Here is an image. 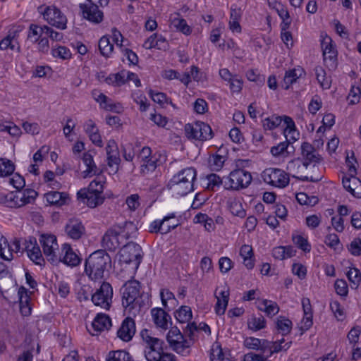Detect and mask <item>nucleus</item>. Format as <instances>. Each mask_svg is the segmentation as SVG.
Segmentation results:
<instances>
[{
	"instance_id": "1",
	"label": "nucleus",
	"mask_w": 361,
	"mask_h": 361,
	"mask_svg": "<svg viewBox=\"0 0 361 361\" xmlns=\"http://www.w3.org/2000/svg\"><path fill=\"white\" fill-rule=\"evenodd\" d=\"M111 267V257L104 250H98L86 259L85 271L91 280L98 281L104 278V273Z\"/></svg>"
},
{
	"instance_id": "2",
	"label": "nucleus",
	"mask_w": 361,
	"mask_h": 361,
	"mask_svg": "<svg viewBox=\"0 0 361 361\" xmlns=\"http://www.w3.org/2000/svg\"><path fill=\"white\" fill-rule=\"evenodd\" d=\"M252 177L249 171L242 169L233 170L228 176L224 178V189L228 190H239L247 188L251 183Z\"/></svg>"
},
{
	"instance_id": "3",
	"label": "nucleus",
	"mask_w": 361,
	"mask_h": 361,
	"mask_svg": "<svg viewBox=\"0 0 361 361\" xmlns=\"http://www.w3.org/2000/svg\"><path fill=\"white\" fill-rule=\"evenodd\" d=\"M184 130L186 137L190 140L206 141L211 140L214 136L211 127L202 121L187 123Z\"/></svg>"
},
{
	"instance_id": "4",
	"label": "nucleus",
	"mask_w": 361,
	"mask_h": 361,
	"mask_svg": "<svg viewBox=\"0 0 361 361\" xmlns=\"http://www.w3.org/2000/svg\"><path fill=\"white\" fill-rule=\"evenodd\" d=\"M142 257V247L134 242L126 243L119 252V261L121 262L126 264L133 262L136 269L139 267Z\"/></svg>"
},
{
	"instance_id": "5",
	"label": "nucleus",
	"mask_w": 361,
	"mask_h": 361,
	"mask_svg": "<svg viewBox=\"0 0 361 361\" xmlns=\"http://www.w3.org/2000/svg\"><path fill=\"white\" fill-rule=\"evenodd\" d=\"M43 8L44 6H39L38 11L49 25L60 30L66 28L67 18L58 8L54 6Z\"/></svg>"
},
{
	"instance_id": "6",
	"label": "nucleus",
	"mask_w": 361,
	"mask_h": 361,
	"mask_svg": "<svg viewBox=\"0 0 361 361\" xmlns=\"http://www.w3.org/2000/svg\"><path fill=\"white\" fill-rule=\"evenodd\" d=\"M140 283L136 280L128 281L122 287V305L125 308L130 310L135 307L138 302L137 297L140 295Z\"/></svg>"
},
{
	"instance_id": "7",
	"label": "nucleus",
	"mask_w": 361,
	"mask_h": 361,
	"mask_svg": "<svg viewBox=\"0 0 361 361\" xmlns=\"http://www.w3.org/2000/svg\"><path fill=\"white\" fill-rule=\"evenodd\" d=\"M283 117L273 115L266 118L262 121V125L264 130H273L277 128L282 122ZM283 121L286 127L283 130L285 137L287 138L288 134H294L296 133V128L293 120L289 117L284 116Z\"/></svg>"
},
{
	"instance_id": "8",
	"label": "nucleus",
	"mask_w": 361,
	"mask_h": 361,
	"mask_svg": "<svg viewBox=\"0 0 361 361\" xmlns=\"http://www.w3.org/2000/svg\"><path fill=\"white\" fill-rule=\"evenodd\" d=\"M113 288L110 283L103 282L99 289L92 295V302L101 307L109 310L112 302Z\"/></svg>"
},
{
	"instance_id": "9",
	"label": "nucleus",
	"mask_w": 361,
	"mask_h": 361,
	"mask_svg": "<svg viewBox=\"0 0 361 361\" xmlns=\"http://www.w3.org/2000/svg\"><path fill=\"white\" fill-rule=\"evenodd\" d=\"M262 178L265 183L279 188H284L289 183L288 173L279 169H267L262 173Z\"/></svg>"
},
{
	"instance_id": "10",
	"label": "nucleus",
	"mask_w": 361,
	"mask_h": 361,
	"mask_svg": "<svg viewBox=\"0 0 361 361\" xmlns=\"http://www.w3.org/2000/svg\"><path fill=\"white\" fill-rule=\"evenodd\" d=\"M123 240L120 224H116L106 231L102 238V244L105 249L114 251L123 243Z\"/></svg>"
},
{
	"instance_id": "11",
	"label": "nucleus",
	"mask_w": 361,
	"mask_h": 361,
	"mask_svg": "<svg viewBox=\"0 0 361 361\" xmlns=\"http://www.w3.org/2000/svg\"><path fill=\"white\" fill-rule=\"evenodd\" d=\"M166 340L173 350L178 353L184 355L189 348L188 341L176 326L171 328L166 336Z\"/></svg>"
},
{
	"instance_id": "12",
	"label": "nucleus",
	"mask_w": 361,
	"mask_h": 361,
	"mask_svg": "<svg viewBox=\"0 0 361 361\" xmlns=\"http://www.w3.org/2000/svg\"><path fill=\"white\" fill-rule=\"evenodd\" d=\"M39 242L47 260L51 263L56 262L58 258L55 250L59 248L56 237L54 235L43 234L40 236Z\"/></svg>"
},
{
	"instance_id": "13",
	"label": "nucleus",
	"mask_w": 361,
	"mask_h": 361,
	"mask_svg": "<svg viewBox=\"0 0 361 361\" xmlns=\"http://www.w3.org/2000/svg\"><path fill=\"white\" fill-rule=\"evenodd\" d=\"M90 4H80L79 7L82 17L90 22L98 24L103 20V12L99 9V3L90 2Z\"/></svg>"
},
{
	"instance_id": "14",
	"label": "nucleus",
	"mask_w": 361,
	"mask_h": 361,
	"mask_svg": "<svg viewBox=\"0 0 361 361\" xmlns=\"http://www.w3.org/2000/svg\"><path fill=\"white\" fill-rule=\"evenodd\" d=\"M302 158H300L305 166V169L312 164L314 168L316 164L322 161L321 156L318 154L314 147L308 142H303L301 145Z\"/></svg>"
},
{
	"instance_id": "15",
	"label": "nucleus",
	"mask_w": 361,
	"mask_h": 361,
	"mask_svg": "<svg viewBox=\"0 0 361 361\" xmlns=\"http://www.w3.org/2000/svg\"><path fill=\"white\" fill-rule=\"evenodd\" d=\"M305 169V164L303 163L302 160L300 158H298L295 159H293L288 162L287 165V170L289 171L290 173H293V174L292 176L295 178H297L302 181H310L316 183L322 179V177H309L307 176H298L297 174L300 173L303 171V169Z\"/></svg>"
},
{
	"instance_id": "16",
	"label": "nucleus",
	"mask_w": 361,
	"mask_h": 361,
	"mask_svg": "<svg viewBox=\"0 0 361 361\" xmlns=\"http://www.w3.org/2000/svg\"><path fill=\"white\" fill-rule=\"evenodd\" d=\"M111 326V318L105 314L99 313L95 317L87 330L92 335L94 336L104 330H108Z\"/></svg>"
},
{
	"instance_id": "17",
	"label": "nucleus",
	"mask_w": 361,
	"mask_h": 361,
	"mask_svg": "<svg viewBox=\"0 0 361 361\" xmlns=\"http://www.w3.org/2000/svg\"><path fill=\"white\" fill-rule=\"evenodd\" d=\"M65 232L73 240H79L85 234V228L78 219H71L65 226Z\"/></svg>"
},
{
	"instance_id": "18",
	"label": "nucleus",
	"mask_w": 361,
	"mask_h": 361,
	"mask_svg": "<svg viewBox=\"0 0 361 361\" xmlns=\"http://www.w3.org/2000/svg\"><path fill=\"white\" fill-rule=\"evenodd\" d=\"M135 334V323L130 317L126 318L117 331L118 337L122 341H130Z\"/></svg>"
},
{
	"instance_id": "19",
	"label": "nucleus",
	"mask_w": 361,
	"mask_h": 361,
	"mask_svg": "<svg viewBox=\"0 0 361 361\" xmlns=\"http://www.w3.org/2000/svg\"><path fill=\"white\" fill-rule=\"evenodd\" d=\"M25 249L30 259L36 264L41 265L44 262L39 247L37 244V240L34 237H30L29 240L25 242Z\"/></svg>"
},
{
	"instance_id": "20",
	"label": "nucleus",
	"mask_w": 361,
	"mask_h": 361,
	"mask_svg": "<svg viewBox=\"0 0 361 361\" xmlns=\"http://www.w3.org/2000/svg\"><path fill=\"white\" fill-rule=\"evenodd\" d=\"M78 198L86 202L87 205L90 208H94L103 204L104 201V196L103 194L90 193L86 191V188L80 190L78 193Z\"/></svg>"
},
{
	"instance_id": "21",
	"label": "nucleus",
	"mask_w": 361,
	"mask_h": 361,
	"mask_svg": "<svg viewBox=\"0 0 361 361\" xmlns=\"http://www.w3.org/2000/svg\"><path fill=\"white\" fill-rule=\"evenodd\" d=\"M302 306L304 312V317L302 320V326L300 327L302 335L305 331H307L313 324L312 322V309L310 300L304 298L302 300Z\"/></svg>"
},
{
	"instance_id": "22",
	"label": "nucleus",
	"mask_w": 361,
	"mask_h": 361,
	"mask_svg": "<svg viewBox=\"0 0 361 361\" xmlns=\"http://www.w3.org/2000/svg\"><path fill=\"white\" fill-rule=\"evenodd\" d=\"M175 214L172 213L168 216H164L161 221H154L149 226V232H160L161 234L168 233L172 229L176 228L178 226V224H176L175 225H165L164 223L171 219L175 218Z\"/></svg>"
},
{
	"instance_id": "23",
	"label": "nucleus",
	"mask_w": 361,
	"mask_h": 361,
	"mask_svg": "<svg viewBox=\"0 0 361 361\" xmlns=\"http://www.w3.org/2000/svg\"><path fill=\"white\" fill-rule=\"evenodd\" d=\"M151 314L155 325L163 329H167L171 322V316L162 308L154 307L151 310Z\"/></svg>"
},
{
	"instance_id": "24",
	"label": "nucleus",
	"mask_w": 361,
	"mask_h": 361,
	"mask_svg": "<svg viewBox=\"0 0 361 361\" xmlns=\"http://www.w3.org/2000/svg\"><path fill=\"white\" fill-rule=\"evenodd\" d=\"M140 336L143 341L147 344L145 350H164V341L153 337L147 329H143Z\"/></svg>"
},
{
	"instance_id": "25",
	"label": "nucleus",
	"mask_w": 361,
	"mask_h": 361,
	"mask_svg": "<svg viewBox=\"0 0 361 361\" xmlns=\"http://www.w3.org/2000/svg\"><path fill=\"white\" fill-rule=\"evenodd\" d=\"M62 253L63 254V257L61 261L64 264L71 267H75L80 263L81 259L73 252L70 245H63Z\"/></svg>"
},
{
	"instance_id": "26",
	"label": "nucleus",
	"mask_w": 361,
	"mask_h": 361,
	"mask_svg": "<svg viewBox=\"0 0 361 361\" xmlns=\"http://www.w3.org/2000/svg\"><path fill=\"white\" fill-rule=\"evenodd\" d=\"M196 176V170L192 167H188L174 175L171 180V183H178L180 181L186 183V181H189V183H193Z\"/></svg>"
},
{
	"instance_id": "27",
	"label": "nucleus",
	"mask_w": 361,
	"mask_h": 361,
	"mask_svg": "<svg viewBox=\"0 0 361 361\" xmlns=\"http://www.w3.org/2000/svg\"><path fill=\"white\" fill-rule=\"evenodd\" d=\"M321 46L324 60L329 59L330 61H335L336 59L337 51L332 44V39L331 37L328 36L324 37L322 41Z\"/></svg>"
},
{
	"instance_id": "28",
	"label": "nucleus",
	"mask_w": 361,
	"mask_h": 361,
	"mask_svg": "<svg viewBox=\"0 0 361 361\" xmlns=\"http://www.w3.org/2000/svg\"><path fill=\"white\" fill-rule=\"evenodd\" d=\"M276 331L285 336L289 334L293 328V322L284 316H279L274 322Z\"/></svg>"
},
{
	"instance_id": "29",
	"label": "nucleus",
	"mask_w": 361,
	"mask_h": 361,
	"mask_svg": "<svg viewBox=\"0 0 361 361\" xmlns=\"http://www.w3.org/2000/svg\"><path fill=\"white\" fill-rule=\"evenodd\" d=\"M47 201L52 205L62 206L69 200L68 195L66 192L51 191L44 195Z\"/></svg>"
},
{
	"instance_id": "30",
	"label": "nucleus",
	"mask_w": 361,
	"mask_h": 361,
	"mask_svg": "<svg viewBox=\"0 0 361 361\" xmlns=\"http://www.w3.org/2000/svg\"><path fill=\"white\" fill-rule=\"evenodd\" d=\"M4 243L8 249V255H5L4 248L0 245V257L4 260L11 261L13 257V252L18 253L20 252V242L18 239L15 238L11 244H8L6 239L4 238Z\"/></svg>"
},
{
	"instance_id": "31",
	"label": "nucleus",
	"mask_w": 361,
	"mask_h": 361,
	"mask_svg": "<svg viewBox=\"0 0 361 361\" xmlns=\"http://www.w3.org/2000/svg\"><path fill=\"white\" fill-rule=\"evenodd\" d=\"M18 192H0V204L7 207H18Z\"/></svg>"
},
{
	"instance_id": "32",
	"label": "nucleus",
	"mask_w": 361,
	"mask_h": 361,
	"mask_svg": "<svg viewBox=\"0 0 361 361\" xmlns=\"http://www.w3.org/2000/svg\"><path fill=\"white\" fill-rule=\"evenodd\" d=\"M168 186L171 189H173L178 195L181 196H184L193 190V183H189V181H186V183L184 181L171 183V180H170Z\"/></svg>"
},
{
	"instance_id": "33",
	"label": "nucleus",
	"mask_w": 361,
	"mask_h": 361,
	"mask_svg": "<svg viewBox=\"0 0 361 361\" xmlns=\"http://www.w3.org/2000/svg\"><path fill=\"white\" fill-rule=\"evenodd\" d=\"M82 161L87 166V169L84 171L85 177L97 175L100 173L99 169L94 162L92 156L88 153H84Z\"/></svg>"
},
{
	"instance_id": "34",
	"label": "nucleus",
	"mask_w": 361,
	"mask_h": 361,
	"mask_svg": "<svg viewBox=\"0 0 361 361\" xmlns=\"http://www.w3.org/2000/svg\"><path fill=\"white\" fill-rule=\"evenodd\" d=\"M220 296H216L217 301L215 305V312L218 315H222L225 313L229 299L228 291H221Z\"/></svg>"
},
{
	"instance_id": "35",
	"label": "nucleus",
	"mask_w": 361,
	"mask_h": 361,
	"mask_svg": "<svg viewBox=\"0 0 361 361\" xmlns=\"http://www.w3.org/2000/svg\"><path fill=\"white\" fill-rule=\"evenodd\" d=\"M106 361H134L132 356L126 350H118L110 351Z\"/></svg>"
},
{
	"instance_id": "36",
	"label": "nucleus",
	"mask_w": 361,
	"mask_h": 361,
	"mask_svg": "<svg viewBox=\"0 0 361 361\" xmlns=\"http://www.w3.org/2000/svg\"><path fill=\"white\" fill-rule=\"evenodd\" d=\"M247 326L250 330L257 331L266 326V320L262 314H252L247 320Z\"/></svg>"
},
{
	"instance_id": "37",
	"label": "nucleus",
	"mask_w": 361,
	"mask_h": 361,
	"mask_svg": "<svg viewBox=\"0 0 361 361\" xmlns=\"http://www.w3.org/2000/svg\"><path fill=\"white\" fill-rule=\"evenodd\" d=\"M174 316L180 323L188 322L192 317L191 308L189 306L182 305L175 312Z\"/></svg>"
},
{
	"instance_id": "38",
	"label": "nucleus",
	"mask_w": 361,
	"mask_h": 361,
	"mask_svg": "<svg viewBox=\"0 0 361 361\" xmlns=\"http://www.w3.org/2000/svg\"><path fill=\"white\" fill-rule=\"evenodd\" d=\"M120 228L121 234L126 240L135 237L137 231V226L132 221L124 222L122 225H120Z\"/></svg>"
},
{
	"instance_id": "39",
	"label": "nucleus",
	"mask_w": 361,
	"mask_h": 361,
	"mask_svg": "<svg viewBox=\"0 0 361 361\" xmlns=\"http://www.w3.org/2000/svg\"><path fill=\"white\" fill-rule=\"evenodd\" d=\"M241 18V13L240 9L231 8V15H230V20H229V27L232 32H240L241 27L240 25L239 21Z\"/></svg>"
},
{
	"instance_id": "40",
	"label": "nucleus",
	"mask_w": 361,
	"mask_h": 361,
	"mask_svg": "<svg viewBox=\"0 0 361 361\" xmlns=\"http://www.w3.org/2000/svg\"><path fill=\"white\" fill-rule=\"evenodd\" d=\"M178 16L174 17L171 20L172 25L178 31L181 32L185 35H189L192 32L191 27L187 24L185 19L179 18V13L176 14Z\"/></svg>"
},
{
	"instance_id": "41",
	"label": "nucleus",
	"mask_w": 361,
	"mask_h": 361,
	"mask_svg": "<svg viewBox=\"0 0 361 361\" xmlns=\"http://www.w3.org/2000/svg\"><path fill=\"white\" fill-rule=\"evenodd\" d=\"M98 46L101 54L104 57H109L113 52L114 44L110 42L109 38L106 36L100 38Z\"/></svg>"
},
{
	"instance_id": "42",
	"label": "nucleus",
	"mask_w": 361,
	"mask_h": 361,
	"mask_svg": "<svg viewBox=\"0 0 361 361\" xmlns=\"http://www.w3.org/2000/svg\"><path fill=\"white\" fill-rule=\"evenodd\" d=\"M226 159L224 156L219 154H213L209 159L210 169L213 171H220L222 169Z\"/></svg>"
},
{
	"instance_id": "43",
	"label": "nucleus",
	"mask_w": 361,
	"mask_h": 361,
	"mask_svg": "<svg viewBox=\"0 0 361 361\" xmlns=\"http://www.w3.org/2000/svg\"><path fill=\"white\" fill-rule=\"evenodd\" d=\"M14 170L15 166L11 160L0 158V176H8L13 173Z\"/></svg>"
},
{
	"instance_id": "44",
	"label": "nucleus",
	"mask_w": 361,
	"mask_h": 361,
	"mask_svg": "<svg viewBox=\"0 0 361 361\" xmlns=\"http://www.w3.org/2000/svg\"><path fill=\"white\" fill-rule=\"evenodd\" d=\"M317 80L324 89H329L331 87V79L326 76L325 71L320 66H317L314 69Z\"/></svg>"
},
{
	"instance_id": "45",
	"label": "nucleus",
	"mask_w": 361,
	"mask_h": 361,
	"mask_svg": "<svg viewBox=\"0 0 361 361\" xmlns=\"http://www.w3.org/2000/svg\"><path fill=\"white\" fill-rule=\"evenodd\" d=\"M297 137H295L294 134H293L289 140H286V142H282L277 145L276 146H274L271 148V153L274 157H279L283 154L285 151H287L290 141L293 140V142L297 140ZM286 140H288L286 138Z\"/></svg>"
},
{
	"instance_id": "46",
	"label": "nucleus",
	"mask_w": 361,
	"mask_h": 361,
	"mask_svg": "<svg viewBox=\"0 0 361 361\" xmlns=\"http://www.w3.org/2000/svg\"><path fill=\"white\" fill-rule=\"evenodd\" d=\"M352 288L356 289L361 281V273L357 268L350 269L346 274Z\"/></svg>"
},
{
	"instance_id": "47",
	"label": "nucleus",
	"mask_w": 361,
	"mask_h": 361,
	"mask_svg": "<svg viewBox=\"0 0 361 361\" xmlns=\"http://www.w3.org/2000/svg\"><path fill=\"white\" fill-rule=\"evenodd\" d=\"M229 210L232 214L240 218H244L246 216V212L243 208L242 204L235 200L230 201L228 203Z\"/></svg>"
},
{
	"instance_id": "48",
	"label": "nucleus",
	"mask_w": 361,
	"mask_h": 361,
	"mask_svg": "<svg viewBox=\"0 0 361 361\" xmlns=\"http://www.w3.org/2000/svg\"><path fill=\"white\" fill-rule=\"evenodd\" d=\"M221 178L216 173H211L207 176L208 180L207 189L214 190L215 188H219L221 185L224 186V178Z\"/></svg>"
},
{
	"instance_id": "49",
	"label": "nucleus",
	"mask_w": 361,
	"mask_h": 361,
	"mask_svg": "<svg viewBox=\"0 0 361 361\" xmlns=\"http://www.w3.org/2000/svg\"><path fill=\"white\" fill-rule=\"evenodd\" d=\"M292 341L285 343V339L281 338L279 341H273L271 352L270 355L281 351H286L291 345Z\"/></svg>"
},
{
	"instance_id": "50",
	"label": "nucleus",
	"mask_w": 361,
	"mask_h": 361,
	"mask_svg": "<svg viewBox=\"0 0 361 361\" xmlns=\"http://www.w3.org/2000/svg\"><path fill=\"white\" fill-rule=\"evenodd\" d=\"M262 303L264 305V309L260 310L264 311L268 316H274L279 312V307L276 302L264 300Z\"/></svg>"
},
{
	"instance_id": "51",
	"label": "nucleus",
	"mask_w": 361,
	"mask_h": 361,
	"mask_svg": "<svg viewBox=\"0 0 361 361\" xmlns=\"http://www.w3.org/2000/svg\"><path fill=\"white\" fill-rule=\"evenodd\" d=\"M293 243L302 250L305 252H309L311 250V246L307 240L302 235H297L293 236Z\"/></svg>"
},
{
	"instance_id": "52",
	"label": "nucleus",
	"mask_w": 361,
	"mask_h": 361,
	"mask_svg": "<svg viewBox=\"0 0 361 361\" xmlns=\"http://www.w3.org/2000/svg\"><path fill=\"white\" fill-rule=\"evenodd\" d=\"M104 182L102 180H99L97 179H95L92 180L87 188H86V191H88V192L92 194V193H97V194H103L104 192Z\"/></svg>"
},
{
	"instance_id": "53",
	"label": "nucleus",
	"mask_w": 361,
	"mask_h": 361,
	"mask_svg": "<svg viewBox=\"0 0 361 361\" xmlns=\"http://www.w3.org/2000/svg\"><path fill=\"white\" fill-rule=\"evenodd\" d=\"M336 292L338 295L345 297L348 293L347 282L343 279H337L334 284Z\"/></svg>"
},
{
	"instance_id": "54",
	"label": "nucleus",
	"mask_w": 361,
	"mask_h": 361,
	"mask_svg": "<svg viewBox=\"0 0 361 361\" xmlns=\"http://www.w3.org/2000/svg\"><path fill=\"white\" fill-rule=\"evenodd\" d=\"M298 78V77L295 73V70L293 69L286 71L283 78V84L282 85V87L285 90H288L289 86L295 82Z\"/></svg>"
},
{
	"instance_id": "55",
	"label": "nucleus",
	"mask_w": 361,
	"mask_h": 361,
	"mask_svg": "<svg viewBox=\"0 0 361 361\" xmlns=\"http://www.w3.org/2000/svg\"><path fill=\"white\" fill-rule=\"evenodd\" d=\"M142 161L143 164L141 165V171L143 173H147L149 171H154L157 166V159H154L152 157Z\"/></svg>"
},
{
	"instance_id": "56",
	"label": "nucleus",
	"mask_w": 361,
	"mask_h": 361,
	"mask_svg": "<svg viewBox=\"0 0 361 361\" xmlns=\"http://www.w3.org/2000/svg\"><path fill=\"white\" fill-rule=\"evenodd\" d=\"M165 353L164 350H145V356L147 361H159Z\"/></svg>"
},
{
	"instance_id": "57",
	"label": "nucleus",
	"mask_w": 361,
	"mask_h": 361,
	"mask_svg": "<svg viewBox=\"0 0 361 361\" xmlns=\"http://www.w3.org/2000/svg\"><path fill=\"white\" fill-rule=\"evenodd\" d=\"M160 296L163 306L168 311H170L171 309L168 307L167 301L172 300L173 304L176 302L173 293L169 291V290L164 289L161 291Z\"/></svg>"
},
{
	"instance_id": "58",
	"label": "nucleus",
	"mask_w": 361,
	"mask_h": 361,
	"mask_svg": "<svg viewBox=\"0 0 361 361\" xmlns=\"http://www.w3.org/2000/svg\"><path fill=\"white\" fill-rule=\"evenodd\" d=\"M330 307L338 320L342 321L345 318L343 309L338 301H333L330 303Z\"/></svg>"
},
{
	"instance_id": "59",
	"label": "nucleus",
	"mask_w": 361,
	"mask_h": 361,
	"mask_svg": "<svg viewBox=\"0 0 361 361\" xmlns=\"http://www.w3.org/2000/svg\"><path fill=\"white\" fill-rule=\"evenodd\" d=\"M41 32H44L46 35H49V37L54 41H60L63 38V35L61 32L54 31L52 28L48 27L47 25H44L40 29Z\"/></svg>"
},
{
	"instance_id": "60",
	"label": "nucleus",
	"mask_w": 361,
	"mask_h": 361,
	"mask_svg": "<svg viewBox=\"0 0 361 361\" xmlns=\"http://www.w3.org/2000/svg\"><path fill=\"white\" fill-rule=\"evenodd\" d=\"M244 345L247 348L257 350L261 347V340L254 337H248L245 339Z\"/></svg>"
},
{
	"instance_id": "61",
	"label": "nucleus",
	"mask_w": 361,
	"mask_h": 361,
	"mask_svg": "<svg viewBox=\"0 0 361 361\" xmlns=\"http://www.w3.org/2000/svg\"><path fill=\"white\" fill-rule=\"evenodd\" d=\"M210 358L212 361H222L224 359V355L220 345H216L212 347Z\"/></svg>"
},
{
	"instance_id": "62",
	"label": "nucleus",
	"mask_w": 361,
	"mask_h": 361,
	"mask_svg": "<svg viewBox=\"0 0 361 361\" xmlns=\"http://www.w3.org/2000/svg\"><path fill=\"white\" fill-rule=\"evenodd\" d=\"M219 269L221 272L227 273L233 267V262L226 257H221L219 260Z\"/></svg>"
},
{
	"instance_id": "63",
	"label": "nucleus",
	"mask_w": 361,
	"mask_h": 361,
	"mask_svg": "<svg viewBox=\"0 0 361 361\" xmlns=\"http://www.w3.org/2000/svg\"><path fill=\"white\" fill-rule=\"evenodd\" d=\"M52 54L54 57H59L63 59H67L71 57L69 49L65 47H59L57 49H54Z\"/></svg>"
},
{
	"instance_id": "64",
	"label": "nucleus",
	"mask_w": 361,
	"mask_h": 361,
	"mask_svg": "<svg viewBox=\"0 0 361 361\" xmlns=\"http://www.w3.org/2000/svg\"><path fill=\"white\" fill-rule=\"evenodd\" d=\"M348 250L354 256L361 255V241L357 238L354 239L350 243Z\"/></svg>"
}]
</instances>
